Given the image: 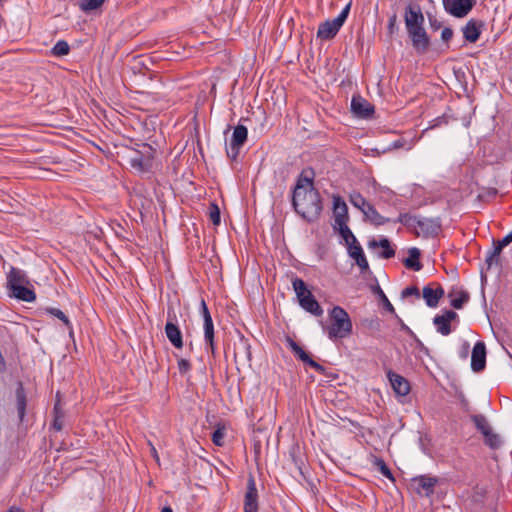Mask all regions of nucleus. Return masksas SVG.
Masks as SVG:
<instances>
[{
  "label": "nucleus",
  "mask_w": 512,
  "mask_h": 512,
  "mask_svg": "<svg viewBox=\"0 0 512 512\" xmlns=\"http://www.w3.org/2000/svg\"><path fill=\"white\" fill-rule=\"evenodd\" d=\"M292 206L295 212L309 223L316 222L323 211L322 198L315 187L305 188L297 181L292 195Z\"/></svg>",
  "instance_id": "nucleus-1"
},
{
  "label": "nucleus",
  "mask_w": 512,
  "mask_h": 512,
  "mask_svg": "<svg viewBox=\"0 0 512 512\" xmlns=\"http://www.w3.org/2000/svg\"><path fill=\"white\" fill-rule=\"evenodd\" d=\"M137 146V149H128L125 160L135 171L139 173H149L153 170L157 151L147 143L138 144Z\"/></svg>",
  "instance_id": "nucleus-2"
},
{
  "label": "nucleus",
  "mask_w": 512,
  "mask_h": 512,
  "mask_svg": "<svg viewBox=\"0 0 512 512\" xmlns=\"http://www.w3.org/2000/svg\"><path fill=\"white\" fill-rule=\"evenodd\" d=\"M330 326L328 337L330 339L346 338L352 333V322L349 314L340 306H335L329 313Z\"/></svg>",
  "instance_id": "nucleus-3"
},
{
  "label": "nucleus",
  "mask_w": 512,
  "mask_h": 512,
  "mask_svg": "<svg viewBox=\"0 0 512 512\" xmlns=\"http://www.w3.org/2000/svg\"><path fill=\"white\" fill-rule=\"evenodd\" d=\"M292 285L300 306L316 317L322 316L323 309L314 295L308 290L306 283L300 278H295L292 281Z\"/></svg>",
  "instance_id": "nucleus-4"
},
{
  "label": "nucleus",
  "mask_w": 512,
  "mask_h": 512,
  "mask_svg": "<svg viewBox=\"0 0 512 512\" xmlns=\"http://www.w3.org/2000/svg\"><path fill=\"white\" fill-rule=\"evenodd\" d=\"M350 8L351 3H348L336 18L320 23L317 31V37L322 40L333 39L345 23L349 15Z\"/></svg>",
  "instance_id": "nucleus-5"
},
{
  "label": "nucleus",
  "mask_w": 512,
  "mask_h": 512,
  "mask_svg": "<svg viewBox=\"0 0 512 512\" xmlns=\"http://www.w3.org/2000/svg\"><path fill=\"white\" fill-rule=\"evenodd\" d=\"M286 343L288 345V347L291 349L292 353L294 354V356L300 360L301 362H303L305 365L313 368L316 372H318L319 374H322V375H327L326 374V368L319 364L318 362H316L315 360L312 359L311 355L305 351L297 342H295L291 337L289 336H286Z\"/></svg>",
  "instance_id": "nucleus-6"
},
{
  "label": "nucleus",
  "mask_w": 512,
  "mask_h": 512,
  "mask_svg": "<svg viewBox=\"0 0 512 512\" xmlns=\"http://www.w3.org/2000/svg\"><path fill=\"white\" fill-rule=\"evenodd\" d=\"M165 334L169 342L176 348L183 347V336L180 328L176 324V314L172 307L167 311V322L165 325Z\"/></svg>",
  "instance_id": "nucleus-7"
},
{
  "label": "nucleus",
  "mask_w": 512,
  "mask_h": 512,
  "mask_svg": "<svg viewBox=\"0 0 512 512\" xmlns=\"http://www.w3.org/2000/svg\"><path fill=\"white\" fill-rule=\"evenodd\" d=\"M444 9L456 18H463L469 14L476 4V0H442Z\"/></svg>",
  "instance_id": "nucleus-8"
},
{
  "label": "nucleus",
  "mask_w": 512,
  "mask_h": 512,
  "mask_svg": "<svg viewBox=\"0 0 512 512\" xmlns=\"http://www.w3.org/2000/svg\"><path fill=\"white\" fill-rule=\"evenodd\" d=\"M248 130L244 125L238 124L232 133L230 141V148L226 149L227 156L232 160H235L239 155L240 148L247 141Z\"/></svg>",
  "instance_id": "nucleus-9"
},
{
  "label": "nucleus",
  "mask_w": 512,
  "mask_h": 512,
  "mask_svg": "<svg viewBox=\"0 0 512 512\" xmlns=\"http://www.w3.org/2000/svg\"><path fill=\"white\" fill-rule=\"evenodd\" d=\"M258 491L255 478L249 474L247 479V490L244 496V512H258Z\"/></svg>",
  "instance_id": "nucleus-10"
},
{
  "label": "nucleus",
  "mask_w": 512,
  "mask_h": 512,
  "mask_svg": "<svg viewBox=\"0 0 512 512\" xmlns=\"http://www.w3.org/2000/svg\"><path fill=\"white\" fill-rule=\"evenodd\" d=\"M445 292L441 284L433 282L425 286L422 290L423 299L428 307H437L439 300L444 296Z\"/></svg>",
  "instance_id": "nucleus-11"
},
{
  "label": "nucleus",
  "mask_w": 512,
  "mask_h": 512,
  "mask_svg": "<svg viewBox=\"0 0 512 512\" xmlns=\"http://www.w3.org/2000/svg\"><path fill=\"white\" fill-rule=\"evenodd\" d=\"M486 367V345L482 341H478L473 349L471 355V369L479 373Z\"/></svg>",
  "instance_id": "nucleus-12"
},
{
  "label": "nucleus",
  "mask_w": 512,
  "mask_h": 512,
  "mask_svg": "<svg viewBox=\"0 0 512 512\" xmlns=\"http://www.w3.org/2000/svg\"><path fill=\"white\" fill-rule=\"evenodd\" d=\"M351 111L360 118H369L374 113V106L360 95H354L351 100Z\"/></svg>",
  "instance_id": "nucleus-13"
},
{
  "label": "nucleus",
  "mask_w": 512,
  "mask_h": 512,
  "mask_svg": "<svg viewBox=\"0 0 512 512\" xmlns=\"http://www.w3.org/2000/svg\"><path fill=\"white\" fill-rule=\"evenodd\" d=\"M387 378L396 394L406 396L410 392V384L408 380L400 374L389 370L387 372Z\"/></svg>",
  "instance_id": "nucleus-14"
},
{
  "label": "nucleus",
  "mask_w": 512,
  "mask_h": 512,
  "mask_svg": "<svg viewBox=\"0 0 512 512\" xmlns=\"http://www.w3.org/2000/svg\"><path fill=\"white\" fill-rule=\"evenodd\" d=\"M333 215L335 220L334 225L348 223L349 221L347 204L339 195L333 196Z\"/></svg>",
  "instance_id": "nucleus-15"
},
{
  "label": "nucleus",
  "mask_w": 512,
  "mask_h": 512,
  "mask_svg": "<svg viewBox=\"0 0 512 512\" xmlns=\"http://www.w3.org/2000/svg\"><path fill=\"white\" fill-rule=\"evenodd\" d=\"M483 27L484 23L482 21L470 19L462 28L464 39L470 43L477 42Z\"/></svg>",
  "instance_id": "nucleus-16"
},
{
  "label": "nucleus",
  "mask_w": 512,
  "mask_h": 512,
  "mask_svg": "<svg viewBox=\"0 0 512 512\" xmlns=\"http://www.w3.org/2000/svg\"><path fill=\"white\" fill-rule=\"evenodd\" d=\"M412 481L418 484L416 488L417 493L421 494L423 491L424 495L428 497L434 493V488L438 483V478L428 475H420L414 477Z\"/></svg>",
  "instance_id": "nucleus-17"
},
{
  "label": "nucleus",
  "mask_w": 512,
  "mask_h": 512,
  "mask_svg": "<svg viewBox=\"0 0 512 512\" xmlns=\"http://www.w3.org/2000/svg\"><path fill=\"white\" fill-rule=\"evenodd\" d=\"M418 227L424 237H435L441 231L440 218H420Z\"/></svg>",
  "instance_id": "nucleus-18"
},
{
  "label": "nucleus",
  "mask_w": 512,
  "mask_h": 512,
  "mask_svg": "<svg viewBox=\"0 0 512 512\" xmlns=\"http://www.w3.org/2000/svg\"><path fill=\"white\" fill-rule=\"evenodd\" d=\"M10 297L24 302H33L36 299V294L32 284L13 285V291L8 293Z\"/></svg>",
  "instance_id": "nucleus-19"
},
{
  "label": "nucleus",
  "mask_w": 512,
  "mask_h": 512,
  "mask_svg": "<svg viewBox=\"0 0 512 512\" xmlns=\"http://www.w3.org/2000/svg\"><path fill=\"white\" fill-rule=\"evenodd\" d=\"M405 25L421 24L425 22L421 7L417 3H409L404 12Z\"/></svg>",
  "instance_id": "nucleus-20"
},
{
  "label": "nucleus",
  "mask_w": 512,
  "mask_h": 512,
  "mask_svg": "<svg viewBox=\"0 0 512 512\" xmlns=\"http://www.w3.org/2000/svg\"><path fill=\"white\" fill-rule=\"evenodd\" d=\"M412 47L418 54H425L430 48V38L425 28L409 37Z\"/></svg>",
  "instance_id": "nucleus-21"
},
{
  "label": "nucleus",
  "mask_w": 512,
  "mask_h": 512,
  "mask_svg": "<svg viewBox=\"0 0 512 512\" xmlns=\"http://www.w3.org/2000/svg\"><path fill=\"white\" fill-rule=\"evenodd\" d=\"M348 255L355 260L357 266L360 268V272L366 273L369 271V264L366 259V256L363 252L361 245L358 243L357 245H352L348 247Z\"/></svg>",
  "instance_id": "nucleus-22"
},
{
  "label": "nucleus",
  "mask_w": 512,
  "mask_h": 512,
  "mask_svg": "<svg viewBox=\"0 0 512 512\" xmlns=\"http://www.w3.org/2000/svg\"><path fill=\"white\" fill-rule=\"evenodd\" d=\"M368 247L370 249L382 248L379 254L381 258L390 259L395 256V249L387 238H381L380 240L372 239L368 242Z\"/></svg>",
  "instance_id": "nucleus-23"
},
{
  "label": "nucleus",
  "mask_w": 512,
  "mask_h": 512,
  "mask_svg": "<svg viewBox=\"0 0 512 512\" xmlns=\"http://www.w3.org/2000/svg\"><path fill=\"white\" fill-rule=\"evenodd\" d=\"M503 247L498 243L497 240H493V249L487 252L485 263L487 265V269H491L493 265L502 269V259L501 253L503 251Z\"/></svg>",
  "instance_id": "nucleus-24"
},
{
  "label": "nucleus",
  "mask_w": 512,
  "mask_h": 512,
  "mask_svg": "<svg viewBox=\"0 0 512 512\" xmlns=\"http://www.w3.org/2000/svg\"><path fill=\"white\" fill-rule=\"evenodd\" d=\"M24 285V284H29V279L27 278L26 274L15 268V267H11L8 275H7V289H8V293L13 291V285Z\"/></svg>",
  "instance_id": "nucleus-25"
},
{
  "label": "nucleus",
  "mask_w": 512,
  "mask_h": 512,
  "mask_svg": "<svg viewBox=\"0 0 512 512\" xmlns=\"http://www.w3.org/2000/svg\"><path fill=\"white\" fill-rule=\"evenodd\" d=\"M409 256L404 259L403 264L407 269L420 271L423 267L419 261L421 252L418 248L412 247L408 250Z\"/></svg>",
  "instance_id": "nucleus-26"
},
{
  "label": "nucleus",
  "mask_w": 512,
  "mask_h": 512,
  "mask_svg": "<svg viewBox=\"0 0 512 512\" xmlns=\"http://www.w3.org/2000/svg\"><path fill=\"white\" fill-rule=\"evenodd\" d=\"M16 402H17V411L20 421H23L25 412H26V405H27V396L26 392L23 386L22 382H18L16 391Z\"/></svg>",
  "instance_id": "nucleus-27"
},
{
  "label": "nucleus",
  "mask_w": 512,
  "mask_h": 512,
  "mask_svg": "<svg viewBox=\"0 0 512 512\" xmlns=\"http://www.w3.org/2000/svg\"><path fill=\"white\" fill-rule=\"evenodd\" d=\"M449 297H451L450 305L454 309H462L463 306L469 301L470 295L467 291L464 290H452L449 292Z\"/></svg>",
  "instance_id": "nucleus-28"
},
{
  "label": "nucleus",
  "mask_w": 512,
  "mask_h": 512,
  "mask_svg": "<svg viewBox=\"0 0 512 512\" xmlns=\"http://www.w3.org/2000/svg\"><path fill=\"white\" fill-rule=\"evenodd\" d=\"M363 214L364 217L375 226H381L384 225L385 223L390 222L389 218H385L384 216L379 214L378 211L371 204L367 205V208L364 210Z\"/></svg>",
  "instance_id": "nucleus-29"
},
{
  "label": "nucleus",
  "mask_w": 512,
  "mask_h": 512,
  "mask_svg": "<svg viewBox=\"0 0 512 512\" xmlns=\"http://www.w3.org/2000/svg\"><path fill=\"white\" fill-rule=\"evenodd\" d=\"M335 230L338 231L339 235L344 239L347 248L352 245H357L358 241L350 228L348 227L347 223L344 224H338L333 226Z\"/></svg>",
  "instance_id": "nucleus-30"
},
{
  "label": "nucleus",
  "mask_w": 512,
  "mask_h": 512,
  "mask_svg": "<svg viewBox=\"0 0 512 512\" xmlns=\"http://www.w3.org/2000/svg\"><path fill=\"white\" fill-rule=\"evenodd\" d=\"M204 326V339L206 344L210 347L212 353H214V325L212 317H206L203 319Z\"/></svg>",
  "instance_id": "nucleus-31"
},
{
  "label": "nucleus",
  "mask_w": 512,
  "mask_h": 512,
  "mask_svg": "<svg viewBox=\"0 0 512 512\" xmlns=\"http://www.w3.org/2000/svg\"><path fill=\"white\" fill-rule=\"evenodd\" d=\"M250 344L247 342V340H244L243 338L240 340L239 345H235L234 350V357L237 359L238 357L242 360H246L248 362L252 359V353L250 350Z\"/></svg>",
  "instance_id": "nucleus-32"
},
{
  "label": "nucleus",
  "mask_w": 512,
  "mask_h": 512,
  "mask_svg": "<svg viewBox=\"0 0 512 512\" xmlns=\"http://www.w3.org/2000/svg\"><path fill=\"white\" fill-rule=\"evenodd\" d=\"M433 324L436 327V331L443 336H447L452 332L451 324L447 321L443 314L436 315L433 318Z\"/></svg>",
  "instance_id": "nucleus-33"
},
{
  "label": "nucleus",
  "mask_w": 512,
  "mask_h": 512,
  "mask_svg": "<svg viewBox=\"0 0 512 512\" xmlns=\"http://www.w3.org/2000/svg\"><path fill=\"white\" fill-rule=\"evenodd\" d=\"M372 292L379 297V300L381 301L385 310H387L388 312H390V313L394 314L396 317H398L393 305L391 304V302L385 295L384 291L378 284L375 286H372Z\"/></svg>",
  "instance_id": "nucleus-34"
},
{
  "label": "nucleus",
  "mask_w": 512,
  "mask_h": 512,
  "mask_svg": "<svg viewBox=\"0 0 512 512\" xmlns=\"http://www.w3.org/2000/svg\"><path fill=\"white\" fill-rule=\"evenodd\" d=\"M420 218L415 215H410L408 213H400L396 220H393L394 223H401L407 228H416L418 227Z\"/></svg>",
  "instance_id": "nucleus-35"
},
{
  "label": "nucleus",
  "mask_w": 512,
  "mask_h": 512,
  "mask_svg": "<svg viewBox=\"0 0 512 512\" xmlns=\"http://www.w3.org/2000/svg\"><path fill=\"white\" fill-rule=\"evenodd\" d=\"M470 418L474 423L475 427L477 428V430H479L482 433V435L491 430V427L484 415L476 414L472 415Z\"/></svg>",
  "instance_id": "nucleus-36"
},
{
  "label": "nucleus",
  "mask_w": 512,
  "mask_h": 512,
  "mask_svg": "<svg viewBox=\"0 0 512 512\" xmlns=\"http://www.w3.org/2000/svg\"><path fill=\"white\" fill-rule=\"evenodd\" d=\"M485 444L493 450L499 449L502 445L500 436L492 431H488L484 435Z\"/></svg>",
  "instance_id": "nucleus-37"
},
{
  "label": "nucleus",
  "mask_w": 512,
  "mask_h": 512,
  "mask_svg": "<svg viewBox=\"0 0 512 512\" xmlns=\"http://www.w3.org/2000/svg\"><path fill=\"white\" fill-rule=\"evenodd\" d=\"M349 200H350L351 204L354 207L361 210L362 213L367 208V205L370 204L366 201V199L359 192H354V193L350 194Z\"/></svg>",
  "instance_id": "nucleus-38"
},
{
  "label": "nucleus",
  "mask_w": 512,
  "mask_h": 512,
  "mask_svg": "<svg viewBox=\"0 0 512 512\" xmlns=\"http://www.w3.org/2000/svg\"><path fill=\"white\" fill-rule=\"evenodd\" d=\"M44 310H45L46 313H48V314H50L52 316H55L56 318L61 320L64 323V325L68 329H70V332L72 331V325H71L70 320L68 319V317L60 309L53 308V307H47Z\"/></svg>",
  "instance_id": "nucleus-39"
},
{
  "label": "nucleus",
  "mask_w": 512,
  "mask_h": 512,
  "mask_svg": "<svg viewBox=\"0 0 512 512\" xmlns=\"http://www.w3.org/2000/svg\"><path fill=\"white\" fill-rule=\"evenodd\" d=\"M374 465L378 468L380 473L388 478L391 481H395V478L389 469V467L386 465L385 461L382 458L374 457Z\"/></svg>",
  "instance_id": "nucleus-40"
},
{
  "label": "nucleus",
  "mask_w": 512,
  "mask_h": 512,
  "mask_svg": "<svg viewBox=\"0 0 512 512\" xmlns=\"http://www.w3.org/2000/svg\"><path fill=\"white\" fill-rule=\"evenodd\" d=\"M209 218L211 222L218 226L221 223V212L219 206L215 202H211L209 205Z\"/></svg>",
  "instance_id": "nucleus-41"
},
{
  "label": "nucleus",
  "mask_w": 512,
  "mask_h": 512,
  "mask_svg": "<svg viewBox=\"0 0 512 512\" xmlns=\"http://www.w3.org/2000/svg\"><path fill=\"white\" fill-rule=\"evenodd\" d=\"M315 177V172L312 168H308L302 171L301 175L299 176L297 181H301L303 185H307L308 188L314 187L313 186V180Z\"/></svg>",
  "instance_id": "nucleus-42"
},
{
  "label": "nucleus",
  "mask_w": 512,
  "mask_h": 512,
  "mask_svg": "<svg viewBox=\"0 0 512 512\" xmlns=\"http://www.w3.org/2000/svg\"><path fill=\"white\" fill-rule=\"evenodd\" d=\"M105 0H81L80 9L84 12L93 11L99 8Z\"/></svg>",
  "instance_id": "nucleus-43"
},
{
  "label": "nucleus",
  "mask_w": 512,
  "mask_h": 512,
  "mask_svg": "<svg viewBox=\"0 0 512 512\" xmlns=\"http://www.w3.org/2000/svg\"><path fill=\"white\" fill-rule=\"evenodd\" d=\"M70 47L64 40H59L52 48V53L55 56H65L69 53Z\"/></svg>",
  "instance_id": "nucleus-44"
},
{
  "label": "nucleus",
  "mask_w": 512,
  "mask_h": 512,
  "mask_svg": "<svg viewBox=\"0 0 512 512\" xmlns=\"http://www.w3.org/2000/svg\"><path fill=\"white\" fill-rule=\"evenodd\" d=\"M397 318L399 319L400 329L402 331H404L405 333H407L409 336H411L417 342V345H418V347L420 348L421 351H424L425 353H428V349L417 338L415 333L402 321V319H400L399 317H397Z\"/></svg>",
  "instance_id": "nucleus-45"
},
{
  "label": "nucleus",
  "mask_w": 512,
  "mask_h": 512,
  "mask_svg": "<svg viewBox=\"0 0 512 512\" xmlns=\"http://www.w3.org/2000/svg\"><path fill=\"white\" fill-rule=\"evenodd\" d=\"M224 436H225V427L219 426L216 428V430L212 433V442L217 446H223L224 445Z\"/></svg>",
  "instance_id": "nucleus-46"
},
{
  "label": "nucleus",
  "mask_w": 512,
  "mask_h": 512,
  "mask_svg": "<svg viewBox=\"0 0 512 512\" xmlns=\"http://www.w3.org/2000/svg\"><path fill=\"white\" fill-rule=\"evenodd\" d=\"M397 18L398 17H397L396 13H393L389 17L388 25H387V32H388L389 37H392L399 30V27L397 25Z\"/></svg>",
  "instance_id": "nucleus-47"
},
{
  "label": "nucleus",
  "mask_w": 512,
  "mask_h": 512,
  "mask_svg": "<svg viewBox=\"0 0 512 512\" xmlns=\"http://www.w3.org/2000/svg\"><path fill=\"white\" fill-rule=\"evenodd\" d=\"M415 295L416 297L420 296L419 289L416 286H409L402 290L401 297L406 298L409 296Z\"/></svg>",
  "instance_id": "nucleus-48"
},
{
  "label": "nucleus",
  "mask_w": 512,
  "mask_h": 512,
  "mask_svg": "<svg viewBox=\"0 0 512 512\" xmlns=\"http://www.w3.org/2000/svg\"><path fill=\"white\" fill-rule=\"evenodd\" d=\"M177 364L180 374H186L191 369L190 362L184 358H179Z\"/></svg>",
  "instance_id": "nucleus-49"
},
{
  "label": "nucleus",
  "mask_w": 512,
  "mask_h": 512,
  "mask_svg": "<svg viewBox=\"0 0 512 512\" xmlns=\"http://www.w3.org/2000/svg\"><path fill=\"white\" fill-rule=\"evenodd\" d=\"M408 37L412 36L413 34H416L417 32H421L422 29H424V23L421 24H409L405 25Z\"/></svg>",
  "instance_id": "nucleus-50"
},
{
  "label": "nucleus",
  "mask_w": 512,
  "mask_h": 512,
  "mask_svg": "<svg viewBox=\"0 0 512 512\" xmlns=\"http://www.w3.org/2000/svg\"><path fill=\"white\" fill-rule=\"evenodd\" d=\"M54 411L56 413V416L54 418V421H53V428L57 431H60L62 430L63 428V419L61 416L58 415V407H57V404L54 406Z\"/></svg>",
  "instance_id": "nucleus-51"
},
{
  "label": "nucleus",
  "mask_w": 512,
  "mask_h": 512,
  "mask_svg": "<svg viewBox=\"0 0 512 512\" xmlns=\"http://www.w3.org/2000/svg\"><path fill=\"white\" fill-rule=\"evenodd\" d=\"M453 37V30L449 27H445L441 32V39L444 42H449Z\"/></svg>",
  "instance_id": "nucleus-52"
},
{
  "label": "nucleus",
  "mask_w": 512,
  "mask_h": 512,
  "mask_svg": "<svg viewBox=\"0 0 512 512\" xmlns=\"http://www.w3.org/2000/svg\"><path fill=\"white\" fill-rule=\"evenodd\" d=\"M444 317L447 319V321L451 324L454 320H459L458 314L453 310H445L443 312Z\"/></svg>",
  "instance_id": "nucleus-53"
},
{
  "label": "nucleus",
  "mask_w": 512,
  "mask_h": 512,
  "mask_svg": "<svg viewBox=\"0 0 512 512\" xmlns=\"http://www.w3.org/2000/svg\"><path fill=\"white\" fill-rule=\"evenodd\" d=\"M200 313H201L203 319L206 317H208V318L211 317L209 309H208L206 302L203 298L201 299V302H200Z\"/></svg>",
  "instance_id": "nucleus-54"
},
{
  "label": "nucleus",
  "mask_w": 512,
  "mask_h": 512,
  "mask_svg": "<svg viewBox=\"0 0 512 512\" xmlns=\"http://www.w3.org/2000/svg\"><path fill=\"white\" fill-rule=\"evenodd\" d=\"M498 243L504 248L506 247L507 245H509L510 243H512V231L507 234L505 237H503L502 239L500 240H497Z\"/></svg>",
  "instance_id": "nucleus-55"
},
{
  "label": "nucleus",
  "mask_w": 512,
  "mask_h": 512,
  "mask_svg": "<svg viewBox=\"0 0 512 512\" xmlns=\"http://www.w3.org/2000/svg\"><path fill=\"white\" fill-rule=\"evenodd\" d=\"M404 146V142L402 140H397L395 142L392 143V147L393 149H398V148H402Z\"/></svg>",
  "instance_id": "nucleus-56"
},
{
  "label": "nucleus",
  "mask_w": 512,
  "mask_h": 512,
  "mask_svg": "<svg viewBox=\"0 0 512 512\" xmlns=\"http://www.w3.org/2000/svg\"><path fill=\"white\" fill-rule=\"evenodd\" d=\"M468 351H469V345L466 343L464 346H463V350L461 352V356L463 358H466L467 355H468Z\"/></svg>",
  "instance_id": "nucleus-57"
},
{
  "label": "nucleus",
  "mask_w": 512,
  "mask_h": 512,
  "mask_svg": "<svg viewBox=\"0 0 512 512\" xmlns=\"http://www.w3.org/2000/svg\"><path fill=\"white\" fill-rule=\"evenodd\" d=\"M150 446H151V454H152L153 458L156 461H159V457H158V453L156 451V448L153 445H151V444H150Z\"/></svg>",
  "instance_id": "nucleus-58"
},
{
  "label": "nucleus",
  "mask_w": 512,
  "mask_h": 512,
  "mask_svg": "<svg viewBox=\"0 0 512 512\" xmlns=\"http://www.w3.org/2000/svg\"><path fill=\"white\" fill-rule=\"evenodd\" d=\"M6 512H24L22 509L20 508H16V507H11L8 511Z\"/></svg>",
  "instance_id": "nucleus-59"
},
{
  "label": "nucleus",
  "mask_w": 512,
  "mask_h": 512,
  "mask_svg": "<svg viewBox=\"0 0 512 512\" xmlns=\"http://www.w3.org/2000/svg\"><path fill=\"white\" fill-rule=\"evenodd\" d=\"M431 26H432V28H434V29H438V28H440L441 23L436 22V21H435L434 23H433V22H431Z\"/></svg>",
  "instance_id": "nucleus-60"
},
{
  "label": "nucleus",
  "mask_w": 512,
  "mask_h": 512,
  "mask_svg": "<svg viewBox=\"0 0 512 512\" xmlns=\"http://www.w3.org/2000/svg\"><path fill=\"white\" fill-rule=\"evenodd\" d=\"M497 194V190L495 188H492L488 191L489 196H495Z\"/></svg>",
  "instance_id": "nucleus-61"
},
{
  "label": "nucleus",
  "mask_w": 512,
  "mask_h": 512,
  "mask_svg": "<svg viewBox=\"0 0 512 512\" xmlns=\"http://www.w3.org/2000/svg\"><path fill=\"white\" fill-rule=\"evenodd\" d=\"M161 512H173V510L170 506H165L162 508Z\"/></svg>",
  "instance_id": "nucleus-62"
},
{
  "label": "nucleus",
  "mask_w": 512,
  "mask_h": 512,
  "mask_svg": "<svg viewBox=\"0 0 512 512\" xmlns=\"http://www.w3.org/2000/svg\"><path fill=\"white\" fill-rule=\"evenodd\" d=\"M373 324H376V325H379L378 321L377 320H374L372 319L370 322H369V326L372 327Z\"/></svg>",
  "instance_id": "nucleus-63"
},
{
  "label": "nucleus",
  "mask_w": 512,
  "mask_h": 512,
  "mask_svg": "<svg viewBox=\"0 0 512 512\" xmlns=\"http://www.w3.org/2000/svg\"><path fill=\"white\" fill-rule=\"evenodd\" d=\"M481 281L482 284L486 281V275L483 272L481 273Z\"/></svg>",
  "instance_id": "nucleus-64"
}]
</instances>
